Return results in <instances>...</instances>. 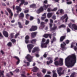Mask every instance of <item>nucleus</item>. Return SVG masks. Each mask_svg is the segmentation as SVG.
I'll return each mask as SVG.
<instances>
[{
    "mask_svg": "<svg viewBox=\"0 0 77 77\" xmlns=\"http://www.w3.org/2000/svg\"><path fill=\"white\" fill-rule=\"evenodd\" d=\"M73 47H74V44H71V48H72Z\"/></svg>",
    "mask_w": 77,
    "mask_h": 77,
    "instance_id": "58",
    "label": "nucleus"
},
{
    "mask_svg": "<svg viewBox=\"0 0 77 77\" xmlns=\"http://www.w3.org/2000/svg\"><path fill=\"white\" fill-rule=\"evenodd\" d=\"M37 27L35 26H32V28L30 29V31H35V30H37Z\"/></svg>",
    "mask_w": 77,
    "mask_h": 77,
    "instance_id": "12",
    "label": "nucleus"
},
{
    "mask_svg": "<svg viewBox=\"0 0 77 77\" xmlns=\"http://www.w3.org/2000/svg\"><path fill=\"white\" fill-rule=\"evenodd\" d=\"M52 15V13H49L48 14V18H50L51 16Z\"/></svg>",
    "mask_w": 77,
    "mask_h": 77,
    "instance_id": "29",
    "label": "nucleus"
},
{
    "mask_svg": "<svg viewBox=\"0 0 77 77\" xmlns=\"http://www.w3.org/2000/svg\"><path fill=\"white\" fill-rule=\"evenodd\" d=\"M63 19H65L64 22L66 23V22H67V20H68V16H67L66 14H65L61 18V20H63Z\"/></svg>",
    "mask_w": 77,
    "mask_h": 77,
    "instance_id": "8",
    "label": "nucleus"
},
{
    "mask_svg": "<svg viewBox=\"0 0 77 77\" xmlns=\"http://www.w3.org/2000/svg\"><path fill=\"white\" fill-rule=\"evenodd\" d=\"M66 45V44L65 42H63L62 44L61 45V50L63 51H65L66 50V48L65 47Z\"/></svg>",
    "mask_w": 77,
    "mask_h": 77,
    "instance_id": "9",
    "label": "nucleus"
},
{
    "mask_svg": "<svg viewBox=\"0 0 77 77\" xmlns=\"http://www.w3.org/2000/svg\"><path fill=\"white\" fill-rule=\"evenodd\" d=\"M11 41L12 42H15L16 41L14 39H12L11 40Z\"/></svg>",
    "mask_w": 77,
    "mask_h": 77,
    "instance_id": "44",
    "label": "nucleus"
},
{
    "mask_svg": "<svg viewBox=\"0 0 77 77\" xmlns=\"http://www.w3.org/2000/svg\"><path fill=\"white\" fill-rule=\"evenodd\" d=\"M37 34V32H32L31 33V35L32 38H34V37Z\"/></svg>",
    "mask_w": 77,
    "mask_h": 77,
    "instance_id": "19",
    "label": "nucleus"
},
{
    "mask_svg": "<svg viewBox=\"0 0 77 77\" xmlns=\"http://www.w3.org/2000/svg\"><path fill=\"white\" fill-rule=\"evenodd\" d=\"M14 57H15V58H16V59H17L18 60L17 62V65H18V64H19V63H20V60L19 59V58L18 57L15 56Z\"/></svg>",
    "mask_w": 77,
    "mask_h": 77,
    "instance_id": "28",
    "label": "nucleus"
},
{
    "mask_svg": "<svg viewBox=\"0 0 77 77\" xmlns=\"http://www.w3.org/2000/svg\"><path fill=\"white\" fill-rule=\"evenodd\" d=\"M47 3V0H45L44 1V3Z\"/></svg>",
    "mask_w": 77,
    "mask_h": 77,
    "instance_id": "64",
    "label": "nucleus"
},
{
    "mask_svg": "<svg viewBox=\"0 0 77 77\" xmlns=\"http://www.w3.org/2000/svg\"><path fill=\"white\" fill-rule=\"evenodd\" d=\"M19 35V33H17V34L15 36V38H16L17 36H18V35Z\"/></svg>",
    "mask_w": 77,
    "mask_h": 77,
    "instance_id": "50",
    "label": "nucleus"
},
{
    "mask_svg": "<svg viewBox=\"0 0 77 77\" xmlns=\"http://www.w3.org/2000/svg\"><path fill=\"white\" fill-rule=\"evenodd\" d=\"M29 14H26V18H29Z\"/></svg>",
    "mask_w": 77,
    "mask_h": 77,
    "instance_id": "45",
    "label": "nucleus"
},
{
    "mask_svg": "<svg viewBox=\"0 0 77 77\" xmlns=\"http://www.w3.org/2000/svg\"><path fill=\"white\" fill-rule=\"evenodd\" d=\"M65 65L68 68L72 67L76 63V56L75 54H72L66 59Z\"/></svg>",
    "mask_w": 77,
    "mask_h": 77,
    "instance_id": "1",
    "label": "nucleus"
},
{
    "mask_svg": "<svg viewBox=\"0 0 77 77\" xmlns=\"http://www.w3.org/2000/svg\"><path fill=\"white\" fill-rule=\"evenodd\" d=\"M17 15H18V14H14V17H17Z\"/></svg>",
    "mask_w": 77,
    "mask_h": 77,
    "instance_id": "61",
    "label": "nucleus"
},
{
    "mask_svg": "<svg viewBox=\"0 0 77 77\" xmlns=\"http://www.w3.org/2000/svg\"><path fill=\"white\" fill-rule=\"evenodd\" d=\"M41 26L42 27H44V24H45V23H44V22H42L41 23Z\"/></svg>",
    "mask_w": 77,
    "mask_h": 77,
    "instance_id": "32",
    "label": "nucleus"
},
{
    "mask_svg": "<svg viewBox=\"0 0 77 77\" xmlns=\"http://www.w3.org/2000/svg\"><path fill=\"white\" fill-rule=\"evenodd\" d=\"M57 8H54L53 9L52 11H57Z\"/></svg>",
    "mask_w": 77,
    "mask_h": 77,
    "instance_id": "39",
    "label": "nucleus"
},
{
    "mask_svg": "<svg viewBox=\"0 0 77 77\" xmlns=\"http://www.w3.org/2000/svg\"><path fill=\"white\" fill-rule=\"evenodd\" d=\"M51 5H44L43 7H41L40 8L37 10V14H39L41 13V12H42L43 11H44V10H46L47 8H48V7H50Z\"/></svg>",
    "mask_w": 77,
    "mask_h": 77,
    "instance_id": "2",
    "label": "nucleus"
},
{
    "mask_svg": "<svg viewBox=\"0 0 77 77\" xmlns=\"http://www.w3.org/2000/svg\"><path fill=\"white\" fill-rule=\"evenodd\" d=\"M44 36L46 38H47L48 36L50 38H51V34H45L44 35Z\"/></svg>",
    "mask_w": 77,
    "mask_h": 77,
    "instance_id": "16",
    "label": "nucleus"
},
{
    "mask_svg": "<svg viewBox=\"0 0 77 77\" xmlns=\"http://www.w3.org/2000/svg\"><path fill=\"white\" fill-rule=\"evenodd\" d=\"M52 18H53L54 20H56V16H54L52 17Z\"/></svg>",
    "mask_w": 77,
    "mask_h": 77,
    "instance_id": "43",
    "label": "nucleus"
},
{
    "mask_svg": "<svg viewBox=\"0 0 77 77\" xmlns=\"http://www.w3.org/2000/svg\"><path fill=\"white\" fill-rule=\"evenodd\" d=\"M29 12V10H26L24 11V13H27V12Z\"/></svg>",
    "mask_w": 77,
    "mask_h": 77,
    "instance_id": "55",
    "label": "nucleus"
},
{
    "mask_svg": "<svg viewBox=\"0 0 77 77\" xmlns=\"http://www.w3.org/2000/svg\"><path fill=\"white\" fill-rule=\"evenodd\" d=\"M45 41V39L43 38L41 43V47H42V48H46V47H47V45L49 42V40H47L46 43H44Z\"/></svg>",
    "mask_w": 77,
    "mask_h": 77,
    "instance_id": "3",
    "label": "nucleus"
},
{
    "mask_svg": "<svg viewBox=\"0 0 77 77\" xmlns=\"http://www.w3.org/2000/svg\"><path fill=\"white\" fill-rule=\"evenodd\" d=\"M66 44H68V43H69V41L68 40H67L66 41Z\"/></svg>",
    "mask_w": 77,
    "mask_h": 77,
    "instance_id": "47",
    "label": "nucleus"
},
{
    "mask_svg": "<svg viewBox=\"0 0 77 77\" xmlns=\"http://www.w3.org/2000/svg\"><path fill=\"white\" fill-rule=\"evenodd\" d=\"M0 37H1V38H3V36L2 35V34L0 32Z\"/></svg>",
    "mask_w": 77,
    "mask_h": 77,
    "instance_id": "54",
    "label": "nucleus"
},
{
    "mask_svg": "<svg viewBox=\"0 0 77 77\" xmlns=\"http://www.w3.org/2000/svg\"><path fill=\"white\" fill-rule=\"evenodd\" d=\"M3 73H4V71L0 72V77H1V76H2V77H4L3 76Z\"/></svg>",
    "mask_w": 77,
    "mask_h": 77,
    "instance_id": "30",
    "label": "nucleus"
},
{
    "mask_svg": "<svg viewBox=\"0 0 77 77\" xmlns=\"http://www.w3.org/2000/svg\"><path fill=\"white\" fill-rule=\"evenodd\" d=\"M1 53H2V54H4V53H4V52H3V51H2V50H1Z\"/></svg>",
    "mask_w": 77,
    "mask_h": 77,
    "instance_id": "62",
    "label": "nucleus"
},
{
    "mask_svg": "<svg viewBox=\"0 0 77 77\" xmlns=\"http://www.w3.org/2000/svg\"><path fill=\"white\" fill-rule=\"evenodd\" d=\"M56 28H57L56 26H54V28H52V30H55V29H56Z\"/></svg>",
    "mask_w": 77,
    "mask_h": 77,
    "instance_id": "49",
    "label": "nucleus"
},
{
    "mask_svg": "<svg viewBox=\"0 0 77 77\" xmlns=\"http://www.w3.org/2000/svg\"><path fill=\"white\" fill-rule=\"evenodd\" d=\"M45 77H51V76L49 75H45Z\"/></svg>",
    "mask_w": 77,
    "mask_h": 77,
    "instance_id": "52",
    "label": "nucleus"
},
{
    "mask_svg": "<svg viewBox=\"0 0 77 77\" xmlns=\"http://www.w3.org/2000/svg\"><path fill=\"white\" fill-rule=\"evenodd\" d=\"M37 21L38 23V24H39L40 23V20H39V19H38Z\"/></svg>",
    "mask_w": 77,
    "mask_h": 77,
    "instance_id": "57",
    "label": "nucleus"
},
{
    "mask_svg": "<svg viewBox=\"0 0 77 77\" xmlns=\"http://www.w3.org/2000/svg\"><path fill=\"white\" fill-rule=\"evenodd\" d=\"M16 9L17 10V13H19L21 11V8L20 7V6H16Z\"/></svg>",
    "mask_w": 77,
    "mask_h": 77,
    "instance_id": "13",
    "label": "nucleus"
},
{
    "mask_svg": "<svg viewBox=\"0 0 77 77\" xmlns=\"http://www.w3.org/2000/svg\"><path fill=\"white\" fill-rule=\"evenodd\" d=\"M7 10L8 11V12H9V13L10 14L11 17H12L13 15V14H12V12L11 11V9L9 8H7Z\"/></svg>",
    "mask_w": 77,
    "mask_h": 77,
    "instance_id": "18",
    "label": "nucleus"
},
{
    "mask_svg": "<svg viewBox=\"0 0 77 77\" xmlns=\"http://www.w3.org/2000/svg\"><path fill=\"white\" fill-rule=\"evenodd\" d=\"M21 1V3L19 5V6H21V5H23L24 3V0H20Z\"/></svg>",
    "mask_w": 77,
    "mask_h": 77,
    "instance_id": "27",
    "label": "nucleus"
},
{
    "mask_svg": "<svg viewBox=\"0 0 77 77\" xmlns=\"http://www.w3.org/2000/svg\"><path fill=\"white\" fill-rule=\"evenodd\" d=\"M52 9L50 8H48L47 9L48 12H51V11H52Z\"/></svg>",
    "mask_w": 77,
    "mask_h": 77,
    "instance_id": "35",
    "label": "nucleus"
},
{
    "mask_svg": "<svg viewBox=\"0 0 77 77\" xmlns=\"http://www.w3.org/2000/svg\"><path fill=\"white\" fill-rule=\"evenodd\" d=\"M48 60H49L50 61H47V65H49L50 63H53V60H51V57H48L47 58Z\"/></svg>",
    "mask_w": 77,
    "mask_h": 77,
    "instance_id": "14",
    "label": "nucleus"
},
{
    "mask_svg": "<svg viewBox=\"0 0 77 77\" xmlns=\"http://www.w3.org/2000/svg\"><path fill=\"white\" fill-rule=\"evenodd\" d=\"M44 57H47V54H45L44 55Z\"/></svg>",
    "mask_w": 77,
    "mask_h": 77,
    "instance_id": "63",
    "label": "nucleus"
},
{
    "mask_svg": "<svg viewBox=\"0 0 77 77\" xmlns=\"http://www.w3.org/2000/svg\"><path fill=\"white\" fill-rule=\"evenodd\" d=\"M65 38V36H61L60 37V42H62V41H63V39Z\"/></svg>",
    "mask_w": 77,
    "mask_h": 77,
    "instance_id": "25",
    "label": "nucleus"
},
{
    "mask_svg": "<svg viewBox=\"0 0 77 77\" xmlns=\"http://www.w3.org/2000/svg\"><path fill=\"white\" fill-rule=\"evenodd\" d=\"M30 7L31 8H36V5L35 4H33L31 5L30 6Z\"/></svg>",
    "mask_w": 77,
    "mask_h": 77,
    "instance_id": "26",
    "label": "nucleus"
},
{
    "mask_svg": "<svg viewBox=\"0 0 77 77\" xmlns=\"http://www.w3.org/2000/svg\"><path fill=\"white\" fill-rule=\"evenodd\" d=\"M50 23L49 24V25L50 28L51 29V27H52V26H53L52 23H53V21L51 19H50Z\"/></svg>",
    "mask_w": 77,
    "mask_h": 77,
    "instance_id": "20",
    "label": "nucleus"
},
{
    "mask_svg": "<svg viewBox=\"0 0 77 77\" xmlns=\"http://www.w3.org/2000/svg\"><path fill=\"white\" fill-rule=\"evenodd\" d=\"M62 68L61 67L58 68L57 69V71L58 72V74L60 76V75H61L62 74H63V73H62L60 72V71H62Z\"/></svg>",
    "mask_w": 77,
    "mask_h": 77,
    "instance_id": "10",
    "label": "nucleus"
},
{
    "mask_svg": "<svg viewBox=\"0 0 77 77\" xmlns=\"http://www.w3.org/2000/svg\"><path fill=\"white\" fill-rule=\"evenodd\" d=\"M30 20H33V17H30Z\"/></svg>",
    "mask_w": 77,
    "mask_h": 77,
    "instance_id": "48",
    "label": "nucleus"
},
{
    "mask_svg": "<svg viewBox=\"0 0 77 77\" xmlns=\"http://www.w3.org/2000/svg\"><path fill=\"white\" fill-rule=\"evenodd\" d=\"M66 26L64 25H61L59 27V29H60V28H62V27H65Z\"/></svg>",
    "mask_w": 77,
    "mask_h": 77,
    "instance_id": "33",
    "label": "nucleus"
},
{
    "mask_svg": "<svg viewBox=\"0 0 77 77\" xmlns=\"http://www.w3.org/2000/svg\"><path fill=\"white\" fill-rule=\"evenodd\" d=\"M35 56L37 57H38L39 56V55L38 54H35Z\"/></svg>",
    "mask_w": 77,
    "mask_h": 77,
    "instance_id": "53",
    "label": "nucleus"
},
{
    "mask_svg": "<svg viewBox=\"0 0 77 77\" xmlns=\"http://www.w3.org/2000/svg\"><path fill=\"white\" fill-rule=\"evenodd\" d=\"M74 49L75 50V51H76L77 50V48L75 46H74Z\"/></svg>",
    "mask_w": 77,
    "mask_h": 77,
    "instance_id": "46",
    "label": "nucleus"
},
{
    "mask_svg": "<svg viewBox=\"0 0 77 77\" xmlns=\"http://www.w3.org/2000/svg\"><path fill=\"white\" fill-rule=\"evenodd\" d=\"M33 47H34V45L32 44L28 45H27V47L29 53L31 52V49L33 48Z\"/></svg>",
    "mask_w": 77,
    "mask_h": 77,
    "instance_id": "6",
    "label": "nucleus"
},
{
    "mask_svg": "<svg viewBox=\"0 0 77 77\" xmlns=\"http://www.w3.org/2000/svg\"><path fill=\"white\" fill-rule=\"evenodd\" d=\"M53 77H57V74L56 73V70H53Z\"/></svg>",
    "mask_w": 77,
    "mask_h": 77,
    "instance_id": "22",
    "label": "nucleus"
},
{
    "mask_svg": "<svg viewBox=\"0 0 77 77\" xmlns=\"http://www.w3.org/2000/svg\"><path fill=\"white\" fill-rule=\"evenodd\" d=\"M46 71H47V70L45 69H43L42 70V72L44 74H45L46 72Z\"/></svg>",
    "mask_w": 77,
    "mask_h": 77,
    "instance_id": "36",
    "label": "nucleus"
},
{
    "mask_svg": "<svg viewBox=\"0 0 77 77\" xmlns=\"http://www.w3.org/2000/svg\"><path fill=\"white\" fill-rule=\"evenodd\" d=\"M29 21H26V25H27L28 24H29Z\"/></svg>",
    "mask_w": 77,
    "mask_h": 77,
    "instance_id": "51",
    "label": "nucleus"
},
{
    "mask_svg": "<svg viewBox=\"0 0 77 77\" xmlns=\"http://www.w3.org/2000/svg\"><path fill=\"white\" fill-rule=\"evenodd\" d=\"M67 32H71V30H70V29L69 28H67Z\"/></svg>",
    "mask_w": 77,
    "mask_h": 77,
    "instance_id": "40",
    "label": "nucleus"
},
{
    "mask_svg": "<svg viewBox=\"0 0 77 77\" xmlns=\"http://www.w3.org/2000/svg\"><path fill=\"white\" fill-rule=\"evenodd\" d=\"M39 51V48H38V47H35L33 49L32 53H35L36 51Z\"/></svg>",
    "mask_w": 77,
    "mask_h": 77,
    "instance_id": "11",
    "label": "nucleus"
},
{
    "mask_svg": "<svg viewBox=\"0 0 77 77\" xmlns=\"http://www.w3.org/2000/svg\"><path fill=\"white\" fill-rule=\"evenodd\" d=\"M24 14L23 13H21L19 15V18H23V17H24Z\"/></svg>",
    "mask_w": 77,
    "mask_h": 77,
    "instance_id": "21",
    "label": "nucleus"
},
{
    "mask_svg": "<svg viewBox=\"0 0 77 77\" xmlns=\"http://www.w3.org/2000/svg\"><path fill=\"white\" fill-rule=\"evenodd\" d=\"M54 64L55 65H63V59L62 58H60L59 61H55L54 62Z\"/></svg>",
    "mask_w": 77,
    "mask_h": 77,
    "instance_id": "5",
    "label": "nucleus"
},
{
    "mask_svg": "<svg viewBox=\"0 0 77 77\" xmlns=\"http://www.w3.org/2000/svg\"><path fill=\"white\" fill-rule=\"evenodd\" d=\"M71 3H72V2H67V5H70V4H71Z\"/></svg>",
    "mask_w": 77,
    "mask_h": 77,
    "instance_id": "42",
    "label": "nucleus"
},
{
    "mask_svg": "<svg viewBox=\"0 0 77 77\" xmlns=\"http://www.w3.org/2000/svg\"><path fill=\"white\" fill-rule=\"evenodd\" d=\"M59 11L60 12L61 14H62V12H63V10L62 9H60V10H59Z\"/></svg>",
    "mask_w": 77,
    "mask_h": 77,
    "instance_id": "41",
    "label": "nucleus"
},
{
    "mask_svg": "<svg viewBox=\"0 0 77 77\" xmlns=\"http://www.w3.org/2000/svg\"><path fill=\"white\" fill-rule=\"evenodd\" d=\"M18 24H19V27L20 28H22L23 27V26L21 25V23L20 22H18Z\"/></svg>",
    "mask_w": 77,
    "mask_h": 77,
    "instance_id": "34",
    "label": "nucleus"
},
{
    "mask_svg": "<svg viewBox=\"0 0 77 77\" xmlns=\"http://www.w3.org/2000/svg\"><path fill=\"white\" fill-rule=\"evenodd\" d=\"M56 14L57 15H59V10H58V11L57 12Z\"/></svg>",
    "mask_w": 77,
    "mask_h": 77,
    "instance_id": "60",
    "label": "nucleus"
},
{
    "mask_svg": "<svg viewBox=\"0 0 77 77\" xmlns=\"http://www.w3.org/2000/svg\"><path fill=\"white\" fill-rule=\"evenodd\" d=\"M33 58V57L30 56L29 54L27 55V56L26 57V59H27L28 61L29 62H32V59Z\"/></svg>",
    "mask_w": 77,
    "mask_h": 77,
    "instance_id": "7",
    "label": "nucleus"
},
{
    "mask_svg": "<svg viewBox=\"0 0 77 77\" xmlns=\"http://www.w3.org/2000/svg\"><path fill=\"white\" fill-rule=\"evenodd\" d=\"M75 74V73H72L70 76V77H74Z\"/></svg>",
    "mask_w": 77,
    "mask_h": 77,
    "instance_id": "38",
    "label": "nucleus"
},
{
    "mask_svg": "<svg viewBox=\"0 0 77 77\" xmlns=\"http://www.w3.org/2000/svg\"><path fill=\"white\" fill-rule=\"evenodd\" d=\"M38 69V68H37L36 67H35L33 68L32 71L33 72H36Z\"/></svg>",
    "mask_w": 77,
    "mask_h": 77,
    "instance_id": "24",
    "label": "nucleus"
},
{
    "mask_svg": "<svg viewBox=\"0 0 77 77\" xmlns=\"http://www.w3.org/2000/svg\"><path fill=\"white\" fill-rule=\"evenodd\" d=\"M36 40L35 39H34L31 41V42L32 44H35L36 42Z\"/></svg>",
    "mask_w": 77,
    "mask_h": 77,
    "instance_id": "31",
    "label": "nucleus"
},
{
    "mask_svg": "<svg viewBox=\"0 0 77 77\" xmlns=\"http://www.w3.org/2000/svg\"><path fill=\"white\" fill-rule=\"evenodd\" d=\"M71 23H70L69 24H68V26H69V27H70V28H71V29H72V30H74L73 29H74V30H77V26L75 24H73L72 25Z\"/></svg>",
    "mask_w": 77,
    "mask_h": 77,
    "instance_id": "4",
    "label": "nucleus"
},
{
    "mask_svg": "<svg viewBox=\"0 0 77 77\" xmlns=\"http://www.w3.org/2000/svg\"><path fill=\"white\" fill-rule=\"evenodd\" d=\"M45 22H46V23H47V22L48 21V19H46L45 20Z\"/></svg>",
    "mask_w": 77,
    "mask_h": 77,
    "instance_id": "56",
    "label": "nucleus"
},
{
    "mask_svg": "<svg viewBox=\"0 0 77 77\" xmlns=\"http://www.w3.org/2000/svg\"><path fill=\"white\" fill-rule=\"evenodd\" d=\"M7 45L8 46L11 47V46H12V43L11 42H10Z\"/></svg>",
    "mask_w": 77,
    "mask_h": 77,
    "instance_id": "37",
    "label": "nucleus"
},
{
    "mask_svg": "<svg viewBox=\"0 0 77 77\" xmlns=\"http://www.w3.org/2000/svg\"><path fill=\"white\" fill-rule=\"evenodd\" d=\"M46 18V14L44 13L42 15V20H44V19H45Z\"/></svg>",
    "mask_w": 77,
    "mask_h": 77,
    "instance_id": "23",
    "label": "nucleus"
},
{
    "mask_svg": "<svg viewBox=\"0 0 77 77\" xmlns=\"http://www.w3.org/2000/svg\"><path fill=\"white\" fill-rule=\"evenodd\" d=\"M37 75H38V77H41V75L39 74V73H37Z\"/></svg>",
    "mask_w": 77,
    "mask_h": 77,
    "instance_id": "59",
    "label": "nucleus"
},
{
    "mask_svg": "<svg viewBox=\"0 0 77 77\" xmlns=\"http://www.w3.org/2000/svg\"><path fill=\"white\" fill-rule=\"evenodd\" d=\"M3 33L4 35L5 36V37H8V36L9 35L8 34V33L5 31H3Z\"/></svg>",
    "mask_w": 77,
    "mask_h": 77,
    "instance_id": "17",
    "label": "nucleus"
},
{
    "mask_svg": "<svg viewBox=\"0 0 77 77\" xmlns=\"http://www.w3.org/2000/svg\"><path fill=\"white\" fill-rule=\"evenodd\" d=\"M29 36L26 35L25 37V42L26 44H28L29 42Z\"/></svg>",
    "mask_w": 77,
    "mask_h": 77,
    "instance_id": "15",
    "label": "nucleus"
}]
</instances>
